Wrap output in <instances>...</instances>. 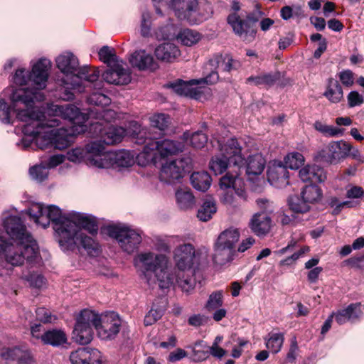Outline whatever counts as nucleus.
<instances>
[{"label":"nucleus","instance_id":"nucleus-1","mask_svg":"<svg viewBox=\"0 0 364 364\" xmlns=\"http://www.w3.org/2000/svg\"><path fill=\"white\" fill-rule=\"evenodd\" d=\"M50 67L49 60L41 58L33 65L31 73L23 68L16 71L14 82L20 86L28 85V87H20L13 92L10 106L4 100H0V119L4 123H11V113L14 112L19 120L26 122L23 132L33 137L39 149L50 146L61 150L73 142L75 131L73 129H54L60 124L57 117L79 124L76 131L80 134L85 132L83 123L86 116L71 104H48L44 112L34 107L35 101L41 102L45 99L42 90L46 87Z\"/></svg>","mask_w":364,"mask_h":364},{"label":"nucleus","instance_id":"nucleus-2","mask_svg":"<svg viewBox=\"0 0 364 364\" xmlns=\"http://www.w3.org/2000/svg\"><path fill=\"white\" fill-rule=\"evenodd\" d=\"M28 213L37 225L43 228L52 222L59 245L64 250L82 247L90 255L97 252V242L82 230V228L92 235H96L98 225L95 218L79 213L65 216L58 207L53 205L45 206L42 203L31 204Z\"/></svg>","mask_w":364,"mask_h":364},{"label":"nucleus","instance_id":"nucleus-3","mask_svg":"<svg viewBox=\"0 0 364 364\" xmlns=\"http://www.w3.org/2000/svg\"><path fill=\"white\" fill-rule=\"evenodd\" d=\"M137 259L141 263L149 285L152 284L149 278L151 274L161 289L177 286L187 294L192 292L197 282H200L199 269L196 265L195 248L191 244H183L174 250L173 272L168 271V259L164 255L144 252L139 254Z\"/></svg>","mask_w":364,"mask_h":364},{"label":"nucleus","instance_id":"nucleus-4","mask_svg":"<svg viewBox=\"0 0 364 364\" xmlns=\"http://www.w3.org/2000/svg\"><path fill=\"white\" fill-rule=\"evenodd\" d=\"M3 225L12 240L9 242L0 236V253L4 255L6 262L13 266L21 265L25 260L31 264L38 262L40 258L38 245L21 219L10 216L4 220Z\"/></svg>","mask_w":364,"mask_h":364},{"label":"nucleus","instance_id":"nucleus-5","mask_svg":"<svg viewBox=\"0 0 364 364\" xmlns=\"http://www.w3.org/2000/svg\"><path fill=\"white\" fill-rule=\"evenodd\" d=\"M137 144H144L143 150L136 156V160L139 165L146 166L150 164H156L161 160L168 156L178 154L183 149V144L179 141L164 139L157 141L149 138H144Z\"/></svg>","mask_w":364,"mask_h":364},{"label":"nucleus","instance_id":"nucleus-6","mask_svg":"<svg viewBox=\"0 0 364 364\" xmlns=\"http://www.w3.org/2000/svg\"><path fill=\"white\" fill-rule=\"evenodd\" d=\"M99 76L98 68L85 66L80 68L77 74L73 77L74 81L77 83L74 88L77 89L79 92L85 91V88H93L95 91L88 97L87 101L91 105L103 108L110 104L111 100L99 92L103 87V82L98 80Z\"/></svg>","mask_w":364,"mask_h":364},{"label":"nucleus","instance_id":"nucleus-7","mask_svg":"<svg viewBox=\"0 0 364 364\" xmlns=\"http://www.w3.org/2000/svg\"><path fill=\"white\" fill-rule=\"evenodd\" d=\"M90 130H93L96 135H99L101 139L99 141L104 144L112 145L119 143L125 135H129L136 139V142L141 139L146 131L141 129L140 124L132 121L129 127L125 129L122 127H114L110 124L103 125L102 122H95L91 124Z\"/></svg>","mask_w":364,"mask_h":364},{"label":"nucleus","instance_id":"nucleus-8","mask_svg":"<svg viewBox=\"0 0 364 364\" xmlns=\"http://www.w3.org/2000/svg\"><path fill=\"white\" fill-rule=\"evenodd\" d=\"M219 80L218 71H212L205 77L200 80H192L189 82L178 80L171 84L173 91L179 95H183L196 100L201 99L204 90L206 89L201 84L213 85Z\"/></svg>","mask_w":364,"mask_h":364},{"label":"nucleus","instance_id":"nucleus-9","mask_svg":"<svg viewBox=\"0 0 364 364\" xmlns=\"http://www.w3.org/2000/svg\"><path fill=\"white\" fill-rule=\"evenodd\" d=\"M96 157L95 167L101 168H128L135 161V155L126 150L105 152L104 149Z\"/></svg>","mask_w":364,"mask_h":364},{"label":"nucleus","instance_id":"nucleus-10","mask_svg":"<svg viewBox=\"0 0 364 364\" xmlns=\"http://www.w3.org/2000/svg\"><path fill=\"white\" fill-rule=\"evenodd\" d=\"M122 321L119 315L109 311L98 315L95 313L93 326L97 331V336L102 340H111L119 333Z\"/></svg>","mask_w":364,"mask_h":364},{"label":"nucleus","instance_id":"nucleus-11","mask_svg":"<svg viewBox=\"0 0 364 364\" xmlns=\"http://www.w3.org/2000/svg\"><path fill=\"white\" fill-rule=\"evenodd\" d=\"M107 230L110 237L117 240L123 251L129 254L134 252L141 242L140 234L127 227L109 225Z\"/></svg>","mask_w":364,"mask_h":364},{"label":"nucleus","instance_id":"nucleus-12","mask_svg":"<svg viewBox=\"0 0 364 364\" xmlns=\"http://www.w3.org/2000/svg\"><path fill=\"white\" fill-rule=\"evenodd\" d=\"M256 202L261 211L253 215L249 226L257 235H263L270 230L272 223L270 215L274 211V205L272 202L264 198H259Z\"/></svg>","mask_w":364,"mask_h":364},{"label":"nucleus","instance_id":"nucleus-13","mask_svg":"<svg viewBox=\"0 0 364 364\" xmlns=\"http://www.w3.org/2000/svg\"><path fill=\"white\" fill-rule=\"evenodd\" d=\"M95 318V312L84 309L80 312L77 319L76 324L73 331V340L81 344L89 343L92 339L93 323Z\"/></svg>","mask_w":364,"mask_h":364},{"label":"nucleus","instance_id":"nucleus-14","mask_svg":"<svg viewBox=\"0 0 364 364\" xmlns=\"http://www.w3.org/2000/svg\"><path fill=\"white\" fill-rule=\"evenodd\" d=\"M105 146L100 141H92L85 148L77 147L68 151L66 157L70 161L80 163L85 161L88 166L95 167V161Z\"/></svg>","mask_w":364,"mask_h":364},{"label":"nucleus","instance_id":"nucleus-15","mask_svg":"<svg viewBox=\"0 0 364 364\" xmlns=\"http://www.w3.org/2000/svg\"><path fill=\"white\" fill-rule=\"evenodd\" d=\"M220 155L228 160L230 165L232 164L237 168L245 164V158L242 154V148L235 138L228 139L224 144L220 140L217 141Z\"/></svg>","mask_w":364,"mask_h":364},{"label":"nucleus","instance_id":"nucleus-16","mask_svg":"<svg viewBox=\"0 0 364 364\" xmlns=\"http://www.w3.org/2000/svg\"><path fill=\"white\" fill-rule=\"evenodd\" d=\"M239 237L240 233L237 229L230 228L223 231L219 235L215 244L214 259L217 260L220 255H223L228 259Z\"/></svg>","mask_w":364,"mask_h":364},{"label":"nucleus","instance_id":"nucleus-17","mask_svg":"<svg viewBox=\"0 0 364 364\" xmlns=\"http://www.w3.org/2000/svg\"><path fill=\"white\" fill-rule=\"evenodd\" d=\"M102 78L109 84L124 85L131 82V73L129 69L124 68L122 62L109 67L102 73Z\"/></svg>","mask_w":364,"mask_h":364},{"label":"nucleus","instance_id":"nucleus-18","mask_svg":"<svg viewBox=\"0 0 364 364\" xmlns=\"http://www.w3.org/2000/svg\"><path fill=\"white\" fill-rule=\"evenodd\" d=\"M184 173L183 160H173L162 166L160 179L168 183H175L183 176Z\"/></svg>","mask_w":364,"mask_h":364},{"label":"nucleus","instance_id":"nucleus-19","mask_svg":"<svg viewBox=\"0 0 364 364\" xmlns=\"http://www.w3.org/2000/svg\"><path fill=\"white\" fill-rule=\"evenodd\" d=\"M267 178L272 185L284 188L289 184V171L282 163L274 164L268 168Z\"/></svg>","mask_w":364,"mask_h":364},{"label":"nucleus","instance_id":"nucleus-20","mask_svg":"<svg viewBox=\"0 0 364 364\" xmlns=\"http://www.w3.org/2000/svg\"><path fill=\"white\" fill-rule=\"evenodd\" d=\"M223 191L220 196V201L228 209L236 210L242 207L247 200V194L244 189L238 188Z\"/></svg>","mask_w":364,"mask_h":364},{"label":"nucleus","instance_id":"nucleus-21","mask_svg":"<svg viewBox=\"0 0 364 364\" xmlns=\"http://www.w3.org/2000/svg\"><path fill=\"white\" fill-rule=\"evenodd\" d=\"M0 357L6 362L16 361L18 364H28L31 356L28 351L18 347H6L0 348Z\"/></svg>","mask_w":364,"mask_h":364},{"label":"nucleus","instance_id":"nucleus-22","mask_svg":"<svg viewBox=\"0 0 364 364\" xmlns=\"http://www.w3.org/2000/svg\"><path fill=\"white\" fill-rule=\"evenodd\" d=\"M299 176L303 182L322 183L326 179L324 169L316 164H308L299 171Z\"/></svg>","mask_w":364,"mask_h":364},{"label":"nucleus","instance_id":"nucleus-23","mask_svg":"<svg viewBox=\"0 0 364 364\" xmlns=\"http://www.w3.org/2000/svg\"><path fill=\"white\" fill-rule=\"evenodd\" d=\"M129 63L134 67L140 70L156 69L157 64L153 56L144 50H136L129 58Z\"/></svg>","mask_w":364,"mask_h":364},{"label":"nucleus","instance_id":"nucleus-24","mask_svg":"<svg viewBox=\"0 0 364 364\" xmlns=\"http://www.w3.org/2000/svg\"><path fill=\"white\" fill-rule=\"evenodd\" d=\"M155 55L158 60L171 63L181 55V51L178 46L173 43H164L155 49Z\"/></svg>","mask_w":364,"mask_h":364},{"label":"nucleus","instance_id":"nucleus-25","mask_svg":"<svg viewBox=\"0 0 364 364\" xmlns=\"http://www.w3.org/2000/svg\"><path fill=\"white\" fill-rule=\"evenodd\" d=\"M266 161L261 154H255L249 156L247 159H245L246 173L249 176H257L262 173L265 167Z\"/></svg>","mask_w":364,"mask_h":364},{"label":"nucleus","instance_id":"nucleus-26","mask_svg":"<svg viewBox=\"0 0 364 364\" xmlns=\"http://www.w3.org/2000/svg\"><path fill=\"white\" fill-rule=\"evenodd\" d=\"M57 67L63 73H74L78 68V60L71 53H66L56 58Z\"/></svg>","mask_w":364,"mask_h":364},{"label":"nucleus","instance_id":"nucleus-27","mask_svg":"<svg viewBox=\"0 0 364 364\" xmlns=\"http://www.w3.org/2000/svg\"><path fill=\"white\" fill-rule=\"evenodd\" d=\"M280 78V73H263L257 76H250L247 79V83L256 86L271 87Z\"/></svg>","mask_w":364,"mask_h":364},{"label":"nucleus","instance_id":"nucleus-28","mask_svg":"<svg viewBox=\"0 0 364 364\" xmlns=\"http://www.w3.org/2000/svg\"><path fill=\"white\" fill-rule=\"evenodd\" d=\"M338 141H333L318 152V156L324 161L332 164L342 158Z\"/></svg>","mask_w":364,"mask_h":364},{"label":"nucleus","instance_id":"nucleus-29","mask_svg":"<svg viewBox=\"0 0 364 364\" xmlns=\"http://www.w3.org/2000/svg\"><path fill=\"white\" fill-rule=\"evenodd\" d=\"M211 177L206 171H197L191 176V182L194 188L200 191H206L210 186Z\"/></svg>","mask_w":364,"mask_h":364},{"label":"nucleus","instance_id":"nucleus-30","mask_svg":"<svg viewBox=\"0 0 364 364\" xmlns=\"http://www.w3.org/2000/svg\"><path fill=\"white\" fill-rule=\"evenodd\" d=\"M235 62L229 55L223 57L222 55H214L208 62L210 68H215L220 71L229 72L235 68Z\"/></svg>","mask_w":364,"mask_h":364},{"label":"nucleus","instance_id":"nucleus-31","mask_svg":"<svg viewBox=\"0 0 364 364\" xmlns=\"http://www.w3.org/2000/svg\"><path fill=\"white\" fill-rule=\"evenodd\" d=\"M41 340L46 344L58 346L67 342V336L63 331L53 329L45 332Z\"/></svg>","mask_w":364,"mask_h":364},{"label":"nucleus","instance_id":"nucleus-32","mask_svg":"<svg viewBox=\"0 0 364 364\" xmlns=\"http://www.w3.org/2000/svg\"><path fill=\"white\" fill-rule=\"evenodd\" d=\"M264 339L267 348L272 353H277L283 346L284 335L283 333L272 331Z\"/></svg>","mask_w":364,"mask_h":364},{"label":"nucleus","instance_id":"nucleus-33","mask_svg":"<svg viewBox=\"0 0 364 364\" xmlns=\"http://www.w3.org/2000/svg\"><path fill=\"white\" fill-rule=\"evenodd\" d=\"M324 96L331 102L338 103L343 98V92L341 85L336 80H329Z\"/></svg>","mask_w":364,"mask_h":364},{"label":"nucleus","instance_id":"nucleus-34","mask_svg":"<svg viewBox=\"0 0 364 364\" xmlns=\"http://www.w3.org/2000/svg\"><path fill=\"white\" fill-rule=\"evenodd\" d=\"M159 304L158 305L154 303L151 310L146 314L144 319L145 326H151L155 323L164 315L166 310L165 301H161Z\"/></svg>","mask_w":364,"mask_h":364},{"label":"nucleus","instance_id":"nucleus-35","mask_svg":"<svg viewBox=\"0 0 364 364\" xmlns=\"http://www.w3.org/2000/svg\"><path fill=\"white\" fill-rule=\"evenodd\" d=\"M177 203L181 209L192 208L195 205V198L190 189L184 188L178 189L176 193Z\"/></svg>","mask_w":364,"mask_h":364},{"label":"nucleus","instance_id":"nucleus-36","mask_svg":"<svg viewBox=\"0 0 364 364\" xmlns=\"http://www.w3.org/2000/svg\"><path fill=\"white\" fill-rule=\"evenodd\" d=\"M202 38V35L197 31L186 28L179 32L177 39L183 45L192 46L196 44Z\"/></svg>","mask_w":364,"mask_h":364},{"label":"nucleus","instance_id":"nucleus-37","mask_svg":"<svg viewBox=\"0 0 364 364\" xmlns=\"http://www.w3.org/2000/svg\"><path fill=\"white\" fill-rule=\"evenodd\" d=\"M302 199L310 206L319 201L322 197L321 189L316 185L306 186L301 193Z\"/></svg>","mask_w":364,"mask_h":364},{"label":"nucleus","instance_id":"nucleus-38","mask_svg":"<svg viewBox=\"0 0 364 364\" xmlns=\"http://www.w3.org/2000/svg\"><path fill=\"white\" fill-rule=\"evenodd\" d=\"M98 55L100 60L108 67L122 63V60H119L117 57L115 50L107 46L102 47L98 52Z\"/></svg>","mask_w":364,"mask_h":364},{"label":"nucleus","instance_id":"nucleus-39","mask_svg":"<svg viewBox=\"0 0 364 364\" xmlns=\"http://www.w3.org/2000/svg\"><path fill=\"white\" fill-rule=\"evenodd\" d=\"M216 210L217 208L215 200L212 198H207L198 210L197 216L200 220L206 222L212 218L213 215L216 213Z\"/></svg>","mask_w":364,"mask_h":364},{"label":"nucleus","instance_id":"nucleus-40","mask_svg":"<svg viewBox=\"0 0 364 364\" xmlns=\"http://www.w3.org/2000/svg\"><path fill=\"white\" fill-rule=\"evenodd\" d=\"M240 169V168H237L233 166L232 171L234 172V174L230 173L229 171L220 178V187L221 189L226 191L225 189L230 188H233V189L236 188L235 185L241 182V179L238 177Z\"/></svg>","mask_w":364,"mask_h":364},{"label":"nucleus","instance_id":"nucleus-41","mask_svg":"<svg viewBox=\"0 0 364 364\" xmlns=\"http://www.w3.org/2000/svg\"><path fill=\"white\" fill-rule=\"evenodd\" d=\"M209 167L215 175H218L223 173L228 168H232L233 165L231 164L230 166L228 160L224 156H215L210 161Z\"/></svg>","mask_w":364,"mask_h":364},{"label":"nucleus","instance_id":"nucleus-42","mask_svg":"<svg viewBox=\"0 0 364 364\" xmlns=\"http://www.w3.org/2000/svg\"><path fill=\"white\" fill-rule=\"evenodd\" d=\"M228 23L231 26L234 32L240 36L247 32L248 23L242 19L235 12L228 16Z\"/></svg>","mask_w":364,"mask_h":364},{"label":"nucleus","instance_id":"nucleus-43","mask_svg":"<svg viewBox=\"0 0 364 364\" xmlns=\"http://www.w3.org/2000/svg\"><path fill=\"white\" fill-rule=\"evenodd\" d=\"M183 139L187 140L190 138V142L193 147L196 149H202L208 142V136L203 132L198 131L193 133L191 135L188 132L183 133Z\"/></svg>","mask_w":364,"mask_h":364},{"label":"nucleus","instance_id":"nucleus-44","mask_svg":"<svg viewBox=\"0 0 364 364\" xmlns=\"http://www.w3.org/2000/svg\"><path fill=\"white\" fill-rule=\"evenodd\" d=\"M289 209L294 213H305L310 210V206L302 199V197L294 196L288 200Z\"/></svg>","mask_w":364,"mask_h":364},{"label":"nucleus","instance_id":"nucleus-45","mask_svg":"<svg viewBox=\"0 0 364 364\" xmlns=\"http://www.w3.org/2000/svg\"><path fill=\"white\" fill-rule=\"evenodd\" d=\"M314 127L316 130L326 136H338L343 134L344 129L333 126H329L320 121H316Z\"/></svg>","mask_w":364,"mask_h":364},{"label":"nucleus","instance_id":"nucleus-46","mask_svg":"<svg viewBox=\"0 0 364 364\" xmlns=\"http://www.w3.org/2000/svg\"><path fill=\"white\" fill-rule=\"evenodd\" d=\"M304 156L301 153L291 152L285 156L284 166L291 169H298L304 164Z\"/></svg>","mask_w":364,"mask_h":364},{"label":"nucleus","instance_id":"nucleus-47","mask_svg":"<svg viewBox=\"0 0 364 364\" xmlns=\"http://www.w3.org/2000/svg\"><path fill=\"white\" fill-rule=\"evenodd\" d=\"M151 125L160 130H165L171 124V118L168 114L158 113L150 117Z\"/></svg>","mask_w":364,"mask_h":364},{"label":"nucleus","instance_id":"nucleus-48","mask_svg":"<svg viewBox=\"0 0 364 364\" xmlns=\"http://www.w3.org/2000/svg\"><path fill=\"white\" fill-rule=\"evenodd\" d=\"M152 16L151 13L144 11L141 14L140 22V33L143 37L151 36Z\"/></svg>","mask_w":364,"mask_h":364},{"label":"nucleus","instance_id":"nucleus-49","mask_svg":"<svg viewBox=\"0 0 364 364\" xmlns=\"http://www.w3.org/2000/svg\"><path fill=\"white\" fill-rule=\"evenodd\" d=\"M89 355L87 347L79 348L71 353L70 360L72 364H87L86 359Z\"/></svg>","mask_w":364,"mask_h":364},{"label":"nucleus","instance_id":"nucleus-50","mask_svg":"<svg viewBox=\"0 0 364 364\" xmlns=\"http://www.w3.org/2000/svg\"><path fill=\"white\" fill-rule=\"evenodd\" d=\"M223 293L222 291L213 292L210 296L206 304V308L210 310H215L223 305Z\"/></svg>","mask_w":364,"mask_h":364},{"label":"nucleus","instance_id":"nucleus-51","mask_svg":"<svg viewBox=\"0 0 364 364\" xmlns=\"http://www.w3.org/2000/svg\"><path fill=\"white\" fill-rule=\"evenodd\" d=\"M31 177L38 181H44L48 176V167L43 165H36L30 168Z\"/></svg>","mask_w":364,"mask_h":364},{"label":"nucleus","instance_id":"nucleus-52","mask_svg":"<svg viewBox=\"0 0 364 364\" xmlns=\"http://www.w3.org/2000/svg\"><path fill=\"white\" fill-rule=\"evenodd\" d=\"M36 319L42 323H52L56 320V317L51 314L50 311L44 308H38L36 311Z\"/></svg>","mask_w":364,"mask_h":364},{"label":"nucleus","instance_id":"nucleus-53","mask_svg":"<svg viewBox=\"0 0 364 364\" xmlns=\"http://www.w3.org/2000/svg\"><path fill=\"white\" fill-rule=\"evenodd\" d=\"M329 205L331 207L334 208L333 214L338 215L343 208H351L353 206V203L350 201L339 202L337 198L333 197L330 199Z\"/></svg>","mask_w":364,"mask_h":364},{"label":"nucleus","instance_id":"nucleus-54","mask_svg":"<svg viewBox=\"0 0 364 364\" xmlns=\"http://www.w3.org/2000/svg\"><path fill=\"white\" fill-rule=\"evenodd\" d=\"M338 77L341 83L346 87H350L354 83V74L350 70H345L339 73Z\"/></svg>","mask_w":364,"mask_h":364},{"label":"nucleus","instance_id":"nucleus-55","mask_svg":"<svg viewBox=\"0 0 364 364\" xmlns=\"http://www.w3.org/2000/svg\"><path fill=\"white\" fill-rule=\"evenodd\" d=\"M301 11L300 7H296L294 9L289 6H285L281 9L280 15L284 20H289L294 16H299L301 14Z\"/></svg>","mask_w":364,"mask_h":364},{"label":"nucleus","instance_id":"nucleus-56","mask_svg":"<svg viewBox=\"0 0 364 364\" xmlns=\"http://www.w3.org/2000/svg\"><path fill=\"white\" fill-rule=\"evenodd\" d=\"M309 251V247L308 246L302 247L299 251L292 254L290 257L286 258L284 260L281 261L282 265H290L296 261L299 257H302L305 253Z\"/></svg>","mask_w":364,"mask_h":364},{"label":"nucleus","instance_id":"nucleus-57","mask_svg":"<svg viewBox=\"0 0 364 364\" xmlns=\"http://www.w3.org/2000/svg\"><path fill=\"white\" fill-rule=\"evenodd\" d=\"M87 350L90 355L86 359L87 364H102L101 353L97 349L87 347Z\"/></svg>","mask_w":364,"mask_h":364},{"label":"nucleus","instance_id":"nucleus-58","mask_svg":"<svg viewBox=\"0 0 364 364\" xmlns=\"http://www.w3.org/2000/svg\"><path fill=\"white\" fill-rule=\"evenodd\" d=\"M26 279L31 286L36 288H41L45 284V278L38 274L32 273L26 278Z\"/></svg>","mask_w":364,"mask_h":364},{"label":"nucleus","instance_id":"nucleus-59","mask_svg":"<svg viewBox=\"0 0 364 364\" xmlns=\"http://www.w3.org/2000/svg\"><path fill=\"white\" fill-rule=\"evenodd\" d=\"M100 118L102 120L100 122H102L103 124L104 122L109 123L117 118V113L112 109H102L100 113Z\"/></svg>","mask_w":364,"mask_h":364},{"label":"nucleus","instance_id":"nucleus-60","mask_svg":"<svg viewBox=\"0 0 364 364\" xmlns=\"http://www.w3.org/2000/svg\"><path fill=\"white\" fill-rule=\"evenodd\" d=\"M348 102L350 107L360 105L363 102V97L356 91H351L348 95Z\"/></svg>","mask_w":364,"mask_h":364},{"label":"nucleus","instance_id":"nucleus-61","mask_svg":"<svg viewBox=\"0 0 364 364\" xmlns=\"http://www.w3.org/2000/svg\"><path fill=\"white\" fill-rule=\"evenodd\" d=\"M363 196L364 197V191L360 186H350L346 191V197L348 198H360Z\"/></svg>","mask_w":364,"mask_h":364},{"label":"nucleus","instance_id":"nucleus-62","mask_svg":"<svg viewBox=\"0 0 364 364\" xmlns=\"http://www.w3.org/2000/svg\"><path fill=\"white\" fill-rule=\"evenodd\" d=\"M172 26L167 25L164 27L159 28L155 32L154 35L158 40H164L169 38Z\"/></svg>","mask_w":364,"mask_h":364},{"label":"nucleus","instance_id":"nucleus-63","mask_svg":"<svg viewBox=\"0 0 364 364\" xmlns=\"http://www.w3.org/2000/svg\"><path fill=\"white\" fill-rule=\"evenodd\" d=\"M187 356V353L182 348H177L176 350L170 353L168 355V361L176 362Z\"/></svg>","mask_w":364,"mask_h":364},{"label":"nucleus","instance_id":"nucleus-64","mask_svg":"<svg viewBox=\"0 0 364 364\" xmlns=\"http://www.w3.org/2000/svg\"><path fill=\"white\" fill-rule=\"evenodd\" d=\"M299 350V346L296 338H294L291 341V345L287 353V358L289 360H294L297 356Z\"/></svg>","mask_w":364,"mask_h":364}]
</instances>
